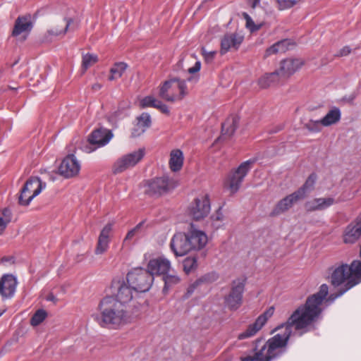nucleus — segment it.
Masks as SVG:
<instances>
[{"label":"nucleus","mask_w":361,"mask_h":361,"mask_svg":"<svg viewBox=\"0 0 361 361\" xmlns=\"http://www.w3.org/2000/svg\"><path fill=\"white\" fill-rule=\"evenodd\" d=\"M329 293V286L324 283L318 292L308 296L305 303L298 307L289 317L287 322L276 330L285 327L283 334H277L264 341L263 338L255 341V352L242 361H273L281 357L287 350V345L292 333V327L301 330L314 325L320 319L324 310L322 303Z\"/></svg>","instance_id":"nucleus-1"},{"label":"nucleus","mask_w":361,"mask_h":361,"mask_svg":"<svg viewBox=\"0 0 361 361\" xmlns=\"http://www.w3.org/2000/svg\"><path fill=\"white\" fill-rule=\"evenodd\" d=\"M99 315L94 319L103 328L118 329L129 322L130 314L128 307L112 298H104L99 304Z\"/></svg>","instance_id":"nucleus-2"},{"label":"nucleus","mask_w":361,"mask_h":361,"mask_svg":"<svg viewBox=\"0 0 361 361\" xmlns=\"http://www.w3.org/2000/svg\"><path fill=\"white\" fill-rule=\"evenodd\" d=\"M331 284L336 288L350 281L361 283V260H353L350 265L341 263L329 269Z\"/></svg>","instance_id":"nucleus-3"},{"label":"nucleus","mask_w":361,"mask_h":361,"mask_svg":"<svg viewBox=\"0 0 361 361\" xmlns=\"http://www.w3.org/2000/svg\"><path fill=\"white\" fill-rule=\"evenodd\" d=\"M178 182L168 176L156 177L144 183L145 194L150 197L158 198L173 191Z\"/></svg>","instance_id":"nucleus-4"},{"label":"nucleus","mask_w":361,"mask_h":361,"mask_svg":"<svg viewBox=\"0 0 361 361\" xmlns=\"http://www.w3.org/2000/svg\"><path fill=\"white\" fill-rule=\"evenodd\" d=\"M187 94L185 81L178 78H173L163 83L160 87L159 95L167 102H173L181 100Z\"/></svg>","instance_id":"nucleus-5"},{"label":"nucleus","mask_w":361,"mask_h":361,"mask_svg":"<svg viewBox=\"0 0 361 361\" xmlns=\"http://www.w3.org/2000/svg\"><path fill=\"white\" fill-rule=\"evenodd\" d=\"M111 295L106 298H112L115 301L128 308L136 292L134 288L124 279H115L111 286Z\"/></svg>","instance_id":"nucleus-6"},{"label":"nucleus","mask_w":361,"mask_h":361,"mask_svg":"<svg viewBox=\"0 0 361 361\" xmlns=\"http://www.w3.org/2000/svg\"><path fill=\"white\" fill-rule=\"evenodd\" d=\"M245 279H237L231 281L230 290L224 297V303L230 311L238 310L243 302Z\"/></svg>","instance_id":"nucleus-7"},{"label":"nucleus","mask_w":361,"mask_h":361,"mask_svg":"<svg viewBox=\"0 0 361 361\" xmlns=\"http://www.w3.org/2000/svg\"><path fill=\"white\" fill-rule=\"evenodd\" d=\"M126 281L136 292H146L152 286L154 276L147 269L137 267L128 273Z\"/></svg>","instance_id":"nucleus-8"},{"label":"nucleus","mask_w":361,"mask_h":361,"mask_svg":"<svg viewBox=\"0 0 361 361\" xmlns=\"http://www.w3.org/2000/svg\"><path fill=\"white\" fill-rule=\"evenodd\" d=\"M45 187L46 183L42 182L39 178L30 177L20 190L18 197L19 204L27 206Z\"/></svg>","instance_id":"nucleus-9"},{"label":"nucleus","mask_w":361,"mask_h":361,"mask_svg":"<svg viewBox=\"0 0 361 361\" xmlns=\"http://www.w3.org/2000/svg\"><path fill=\"white\" fill-rule=\"evenodd\" d=\"M145 149L140 148L131 153L123 155L118 159L113 166V173H120L126 170L135 166L145 156Z\"/></svg>","instance_id":"nucleus-10"},{"label":"nucleus","mask_w":361,"mask_h":361,"mask_svg":"<svg viewBox=\"0 0 361 361\" xmlns=\"http://www.w3.org/2000/svg\"><path fill=\"white\" fill-rule=\"evenodd\" d=\"M210 210V200L207 195L196 197L188 207L189 215L195 221L204 219Z\"/></svg>","instance_id":"nucleus-11"},{"label":"nucleus","mask_w":361,"mask_h":361,"mask_svg":"<svg viewBox=\"0 0 361 361\" xmlns=\"http://www.w3.org/2000/svg\"><path fill=\"white\" fill-rule=\"evenodd\" d=\"M254 162L255 160L252 159L245 161L231 173L227 183L228 187L232 193H235L239 190L244 178L250 169V165Z\"/></svg>","instance_id":"nucleus-12"},{"label":"nucleus","mask_w":361,"mask_h":361,"mask_svg":"<svg viewBox=\"0 0 361 361\" xmlns=\"http://www.w3.org/2000/svg\"><path fill=\"white\" fill-rule=\"evenodd\" d=\"M114 135L111 130L99 128L93 130L88 136L87 141L91 145H95L94 147H90L88 146L85 147V151L86 152H92L98 147H101L107 145L113 137Z\"/></svg>","instance_id":"nucleus-13"},{"label":"nucleus","mask_w":361,"mask_h":361,"mask_svg":"<svg viewBox=\"0 0 361 361\" xmlns=\"http://www.w3.org/2000/svg\"><path fill=\"white\" fill-rule=\"evenodd\" d=\"M170 249L176 257H183L191 251L187 233L178 232L173 235L170 242Z\"/></svg>","instance_id":"nucleus-14"},{"label":"nucleus","mask_w":361,"mask_h":361,"mask_svg":"<svg viewBox=\"0 0 361 361\" xmlns=\"http://www.w3.org/2000/svg\"><path fill=\"white\" fill-rule=\"evenodd\" d=\"M304 63L305 61L302 59H286L281 61L280 67L279 69H277V71H279V74L284 80L299 71L304 65Z\"/></svg>","instance_id":"nucleus-15"},{"label":"nucleus","mask_w":361,"mask_h":361,"mask_svg":"<svg viewBox=\"0 0 361 361\" xmlns=\"http://www.w3.org/2000/svg\"><path fill=\"white\" fill-rule=\"evenodd\" d=\"M80 169V165L73 154L66 156L59 167V173L65 178L76 176Z\"/></svg>","instance_id":"nucleus-16"},{"label":"nucleus","mask_w":361,"mask_h":361,"mask_svg":"<svg viewBox=\"0 0 361 361\" xmlns=\"http://www.w3.org/2000/svg\"><path fill=\"white\" fill-rule=\"evenodd\" d=\"M16 278L9 274H4L0 279V295L3 299H8L13 297L16 286Z\"/></svg>","instance_id":"nucleus-17"},{"label":"nucleus","mask_w":361,"mask_h":361,"mask_svg":"<svg viewBox=\"0 0 361 361\" xmlns=\"http://www.w3.org/2000/svg\"><path fill=\"white\" fill-rule=\"evenodd\" d=\"M361 236V214L349 224L343 233V242L346 244L355 243Z\"/></svg>","instance_id":"nucleus-18"},{"label":"nucleus","mask_w":361,"mask_h":361,"mask_svg":"<svg viewBox=\"0 0 361 361\" xmlns=\"http://www.w3.org/2000/svg\"><path fill=\"white\" fill-rule=\"evenodd\" d=\"M300 200L302 199L295 191L279 201L270 213V216H276L287 212L294 204Z\"/></svg>","instance_id":"nucleus-19"},{"label":"nucleus","mask_w":361,"mask_h":361,"mask_svg":"<svg viewBox=\"0 0 361 361\" xmlns=\"http://www.w3.org/2000/svg\"><path fill=\"white\" fill-rule=\"evenodd\" d=\"M243 39V36L237 32L226 34L221 41V54H225L232 49L237 50Z\"/></svg>","instance_id":"nucleus-20"},{"label":"nucleus","mask_w":361,"mask_h":361,"mask_svg":"<svg viewBox=\"0 0 361 361\" xmlns=\"http://www.w3.org/2000/svg\"><path fill=\"white\" fill-rule=\"evenodd\" d=\"M171 268V262L164 257H158L151 259L147 265V271L151 273L152 276L154 274L165 275Z\"/></svg>","instance_id":"nucleus-21"},{"label":"nucleus","mask_w":361,"mask_h":361,"mask_svg":"<svg viewBox=\"0 0 361 361\" xmlns=\"http://www.w3.org/2000/svg\"><path fill=\"white\" fill-rule=\"evenodd\" d=\"M33 27L30 14L18 16L16 21L11 32L13 37H17L23 32H30Z\"/></svg>","instance_id":"nucleus-22"},{"label":"nucleus","mask_w":361,"mask_h":361,"mask_svg":"<svg viewBox=\"0 0 361 361\" xmlns=\"http://www.w3.org/2000/svg\"><path fill=\"white\" fill-rule=\"evenodd\" d=\"M190 244V250H196L203 248L207 243V235L199 230H192L187 233Z\"/></svg>","instance_id":"nucleus-23"},{"label":"nucleus","mask_w":361,"mask_h":361,"mask_svg":"<svg viewBox=\"0 0 361 361\" xmlns=\"http://www.w3.org/2000/svg\"><path fill=\"white\" fill-rule=\"evenodd\" d=\"M112 226L113 224L109 223L101 231L95 249L96 255H102L107 250L109 243V235L112 230Z\"/></svg>","instance_id":"nucleus-24"},{"label":"nucleus","mask_w":361,"mask_h":361,"mask_svg":"<svg viewBox=\"0 0 361 361\" xmlns=\"http://www.w3.org/2000/svg\"><path fill=\"white\" fill-rule=\"evenodd\" d=\"M283 79L279 74V71H275L269 73H265L262 75L257 81L258 85L262 89H266L271 86H275L283 82Z\"/></svg>","instance_id":"nucleus-25"},{"label":"nucleus","mask_w":361,"mask_h":361,"mask_svg":"<svg viewBox=\"0 0 361 361\" xmlns=\"http://www.w3.org/2000/svg\"><path fill=\"white\" fill-rule=\"evenodd\" d=\"M240 118L237 116L231 115L221 125V136L231 137L239 125Z\"/></svg>","instance_id":"nucleus-26"},{"label":"nucleus","mask_w":361,"mask_h":361,"mask_svg":"<svg viewBox=\"0 0 361 361\" xmlns=\"http://www.w3.org/2000/svg\"><path fill=\"white\" fill-rule=\"evenodd\" d=\"M64 26L63 28H59L58 27H53L49 30L47 32L46 37H50L49 39L51 40L52 37H57L60 35H64L68 30H74L76 29L77 26L73 25L71 24L73 23V20L71 18H64Z\"/></svg>","instance_id":"nucleus-27"},{"label":"nucleus","mask_w":361,"mask_h":361,"mask_svg":"<svg viewBox=\"0 0 361 361\" xmlns=\"http://www.w3.org/2000/svg\"><path fill=\"white\" fill-rule=\"evenodd\" d=\"M341 118V111L338 107L333 106L328 113L320 119L323 126L328 127L336 124Z\"/></svg>","instance_id":"nucleus-28"},{"label":"nucleus","mask_w":361,"mask_h":361,"mask_svg":"<svg viewBox=\"0 0 361 361\" xmlns=\"http://www.w3.org/2000/svg\"><path fill=\"white\" fill-rule=\"evenodd\" d=\"M293 45L294 43L289 39L280 40L266 50V56H268L277 53H284L289 49L290 46Z\"/></svg>","instance_id":"nucleus-29"},{"label":"nucleus","mask_w":361,"mask_h":361,"mask_svg":"<svg viewBox=\"0 0 361 361\" xmlns=\"http://www.w3.org/2000/svg\"><path fill=\"white\" fill-rule=\"evenodd\" d=\"M217 279L218 276L216 273L205 274L188 286L185 297L186 298H189L194 293L195 290L202 283H212Z\"/></svg>","instance_id":"nucleus-30"},{"label":"nucleus","mask_w":361,"mask_h":361,"mask_svg":"<svg viewBox=\"0 0 361 361\" xmlns=\"http://www.w3.org/2000/svg\"><path fill=\"white\" fill-rule=\"evenodd\" d=\"M317 180V175L314 173H311L307 178L305 183L298 188L295 192L303 200L307 194L314 189V184Z\"/></svg>","instance_id":"nucleus-31"},{"label":"nucleus","mask_w":361,"mask_h":361,"mask_svg":"<svg viewBox=\"0 0 361 361\" xmlns=\"http://www.w3.org/2000/svg\"><path fill=\"white\" fill-rule=\"evenodd\" d=\"M183 164V154L181 150L175 149L170 154L169 165L172 171L176 172L180 170Z\"/></svg>","instance_id":"nucleus-32"},{"label":"nucleus","mask_w":361,"mask_h":361,"mask_svg":"<svg viewBox=\"0 0 361 361\" xmlns=\"http://www.w3.org/2000/svg\"><path fill=\"white\" fill-rule=\"evenodd\" d=\"M262 327L263 326L256 319L253 324H250L247 326L245 331L240 333L238 338L240 340H243L252 337L255 335Z\"/></svg>","instance_id":"nucleus-33"},{"label":"nucleus","mask_w":361,"mask_h":361,"mask_svg":"<svg viewBox=\"0 0 361 361\" xmlns=\"http://www.w3.org/2000/svg\"><path fill=\"white\" fill-rule=\"evenodd\" d=\"M127 68V64L123 62L116 63L110 69L109 80H114L121 78Z\"/></svg>","instance_id":"nucleus-34"},{"label":"nucleus","mask_w":361,"mask_h":361,"mask_svg":"<svg viewBox=\"0 0 361 361\" xmlns=\"http://www.w3.org/2000/svg\"><path fill=\"white\" fill-rule=\"evenodd\" d=\"M11 221V212L8 208L0 211V235L3 233L7 225Z\"/></svg>","instance_id":"nucleus-35"},{"label":"nucleus","mask_w":361,"mask_h":361,"mask_svg":"<svg viewBox=\"0 0 361 361\" xmlns=\"http://www.w3.org/2000/svg\"><path fill=\"white\" fill-rule=\"evenodd\" d=\"M356 285V282L353 283L352 281H350L348 283H345L344 286H341L336 293H331L327 298L326 301H329L331 302H334L336 298L343 295L345 293Z\"/></svg>","instance_id":"nucleus-36"},{"label":"nucleus","mask_w":361,"mask_h":361,"mask_svg":"<svg viewBox=\"0 0 361 361\" xmlns=\"http://www.w3.org/2000/svg\"><path fill=\"white\" fill-rule=\"evenodd\" d=\"M197 267V261L195 257H186L183 262V269L188 274Z\"/></svg>","instance_id":"nucleus-37"},{"label":"nucleus","mask_w":361,"mask_h":361,"mask_svg":"<svg viewBox=\"0 0 361 361\" xmlns=\"http://www.w3.org/2000/svg\"><path fill=\"white\" fill-rule=\"evenodd\" d=\"M47 317V312L43 310H37L30 319V324L33 326L39 325Z\"/></svg>","instance_id":"nucleus-38"},{"label":"nucleus","mask_w":361,"mask_h":361,"mask_svg":"<svg viewBox=\"0 0 361 361\" xmlns=\"http://www.w3.org/2000/svg\"><path fill=\"white\" fill-rule=\"evenodd\" d=\"M322 124L320 120H309L304 124V128L307 129L311 133H317L322 131Z\"/></svg>","instance_id":"nucleus-39"},{"label":"nucleus","mask_w":361,"mask_h":361,"mask_svg":"<svg viewBox=\"0 0 361 361\" xmlns=\"http://www.w3.org/2000/svg\"><path fill=\"white\" fill-rule=\"evenodd\" d=\"M163 280L164 281V286L163 291H167L172 286L177 284L180 281V278L176 275L165 274L163 276Z\"/></svg>","instance_id":"nucleus-40"},{"label":"nucleus","mask_w":361,"mask_h":361,"mask_svg":"<svg viewBox=\"0 0 361 361\" xmlns=\"http://www.w3.org/2000/svg\"><path fill=\"white\" fill-rule=\"evenodd\" d=\"M98 61L97 56L92 54H86L82 56V67L85 71L89 67Z\"/></svg>","instance_id":"nucleus-41"},{"label":"nucleus","mask_w":361,"mask_h":361,"mask_svg":"<svg viewBox=\"0 0 361 361\" xmlns=\"http://www.w3.org/2000/svg\"><path fill=\"white\" fill-rule=\"evenodd\" d=\"M315 201L318 203L317 209H319V210H324L334 204L335 202L334 199L332 197L315 198Z\"/></svg>","instance_id":"nucleus-42"},{"label":"nucleus","mask_w":361,"mask_h":361,"mask_svg":"<svg viewBox=\"0 0 361 361\" xmlns=\"http://www.w3.org/2000/svg\"><path fill=\"white\" fill-rule=\"evenodd\" d=\"M137 123L147 129L151 126V116L148 113L144 112L137 117Z\"/></svg>","instance_id":"nucleus-43"},{"label":"nucleus","mask_w":361,"mask_h":361,"mask_svg":"<svg viewBox=\"0 0 361 361\" xmlns=\"http://www.w3.org/2000/svg\"><path fill=\"white\" fill-rule=\"evenodd\" d=\"M274 312V307H270L268 310H267L263 314L259 315L257 320L259 323H260L262 326H264L269 318H270Z\"/></svg>","instance_id":"nucleus-44"},{"label":"nucleus","mask_w":361,"mask_h":361,"mask_svg":"<svg viewBox=\"0 0 361 361\" xmlns=\"http://www.w3.org/2000/svg\"><path fill=\"white\" fill-rule=\"evenodd\" d=\"M144 223L145 221H142L140 222L137 225H136L133 228L130 230L128 232L126 238H124L123 243H126L128 240H131L137 233H138L142 226H143Z\"/></svg>","instance_id":"nucleus-45"},{"label":"nucleus","mask_w":361,"mask_h":361,"mask_svg":"<svg viewBox=\"0 0 361 361\" xmlns=\"http://www.w3.org/2000/svg\"><path fill=\"white\" fill-rule=\"evenodd\" d=\"M300 0H276L281 10L290 8L297 4Z\"/></svg>","instance_id":"nucleus-46"},{"label":"nucleus","mask_w":361,"mask_h":361,"mask_svg":"<svg viewBox=\"0 0 361 361\" xmlns=\"http://www.w3.org/2000/svg\"><path fill=\"white\" fill-rule=\"evenodd\" d=\"M155 98L152 96H146L140 101V107L145 109L154 106Z\"/></svg>","instance_id":"nucleus-47"},{"label":"nucleus","mask_w":361,"mask_h":361,"mask_svg":"<svg viewBox=\"0 0 361 361\" xmlns=\"http://www.w3.org/2000/svg\"><path fill=\"white\" fill-rule=\"evenodd\" d=\"M146 130L147 129L145 128L142 127V126L136 123V124H135L134 127L132 128L131 137H139L140 135L143 134Z\"/></svg>","instance_id":"nucleus-48"},{"label":"nucleus","mask_w":361,"mask_h":361,"mask_svg":"<svg viewBox=\"0 0 361 361\" xmlns=\"http://www.w3.org/2000/svg\"><path fill=\"white\" fill-rule=\"evenodd\" d=\"M202 54L207 63H211L216 54V51H207L204 47L202 48Z\"/></svg>","instance_id":"nucleus-49"},{"label":"nucleus","mask_w":361,"mask_h":361,"mask_svg":"<svg viewBox=\"0 0 361 361\" xmlns=\"http://www.w3.org/2000/svg\"><path fill=\"white\" fill-rule=\"evenodd\" d=\"M243 16H244V18L246 20V26H247V27L250 28L252 32L257 30L259 29V27L255 26V25L254 22L252 21V18H250V16L247 13H244Z\"/></svg>","instance_id":"nucleus-50"},{"label":"nucleus","mask_w":361,"mask_h":361,"mask_svg":"<svg viewBox=\"0 0 361 361\" xmlns=\"http://www.w3.org/2000/svg\"><path fill=\"white\" fill-rule=\"evenodd\" d=\"M318 207V203L316 202L315 199L312 201L307 202L305 203V209L307 212H313L319 210V209H316Z\"/></svg>","instance_id":"nucleus-51"},{"label":"nucleus","mask_w":361,"mask_h":361,"mask_svg":"<svg viewBox=\"0 0 361 361\" xmlns=\"http://www.w3.org/2000/svg\"><path fill=\"white\" fill-rule=\"evenodd\" d=\"M351 51L350 47L345 46L343 47L339 52L336 55V56H345L348 55Z\"/></svg>","instance_id":"nucleus-52"},{"label":"nucleus","mask_w":361,"mask_h":361,"mask_svg":"<svg viewBox=\"0 0 361 361\" xmlns=\"http://www.w3.org/2000/svg\"><path fill=\"white\" fill-rule=\"evenodd\" d=\"M200 68H201V62L200 61H197L195 62V65L192 67H191L188 69V72L190 73H195L200 70Z\"/></svg>","instance_id":"nucleus-53"},{"label":"nucleus","mask_w":361,"mask_h":361,"mask_svg":"<svg viewBox=\"0 0 361 361\" xmlns=\"http://www.w3.org/2000/svg\"><path fill=\"white\" fill-rule=\"evenodd\" d=\"M221 207H220L217 212H216V214L215 215H213L212 216V219L214 221H219V220H221L222 219V217H223V214L221 212Z\"/></svg>","instance_id":"nucleus-54"},{"label":"nucleus","mask_w":361,"mask_h":361,"mask_svg":"<svg viewBox=\"0 0 361 361\" xmlns=\"http://www.w3.org/2000/svg\"><path fill=\"white\" fill-rule=\"evenodd\" d=\"M157 109H159L161 113L165 114H169L170 112L169 107L164 104H162L160 106H157Z\"/></svg>","instance_id":"nucleus-55"},{"label":"nucleus","mask_w":361,"mask_h":361,"mask_svg":"<svg viewBox=\"0 0 361 361\" xmlns=\"http://www.w3.org/2000/svg\"><path fill=\"white\" fill-rule=\"evenodd\" d=\"M248 4H250L252 8H255L257 5L259 4L261 0H247Z\"/></svg>","instance_id":"nucleus-56"},{"label":"nucleus","mask_w":361,"mask_h":361,"mask_svg":"<svg viewBox=\"0 0 361 361\" xmlns=\"http://www.w3.org/2000/svg\"><path fill=\"white\" fill-rule=\"evenodd\" d=\"M102 85L99 83H94L92 85V88L94 91H98L102 88Z\"/></svg>","instance_id":"nucleus-57"},{"label":"nucleus","mask_w":361,"mask_h":361,"mask_svg":"<svg viewBox=\"0 0 361 361\" xmlns=\"http://www.w3.org/2000/svg\"><path fill=\"white\" fill-rule=\"evenodd\" d=\"M163 103L155 99L154 106H153V108L157 109V106L161 105Z\"/></svg>","instance_id":"nucleus-58"},{"label":"nucleus","mask_w":361,"mask_h":361,"mask_svg":"<svg viewBox=\"0 0 361 361\" xmlns=\"http://www.w3.org/2000/svg\"><path fill=\"white\" fill-rule=\"evenodd\" d=\"M54 297L53 295H51V296H49V297L48 298V300H54Z\"/></svg>","instance_id":"nucleus-59"},{"label":"nucleus","mask_w":361,"mask_h":361,"mask_svg":"<svg viewBox=\"0 0 361 361\" xmlns=\"http://www.w3.org/2000/svg\"><path fill=\"white\" fill-rule=\"evenodd\" d=\"M281 130V128H279V129H277L276 130H275V131H274V133H277V131H279V130Z\"/></svg>","instance_id":"nucleus-60"},{"label":"nucleus","mask_w":361,"mask_h":361,"mask_svg":"<svg viewBox=\"0 0 361 361\" xmlns=\"http://www.w3.org/2000/svg\"><path fill=\"white\" fill-rule=\"evenodd\" d=\"M3 312L0 311V317L2 315Z\"/></svg>","instance_id":"nucleus-61"}]
</instances>
